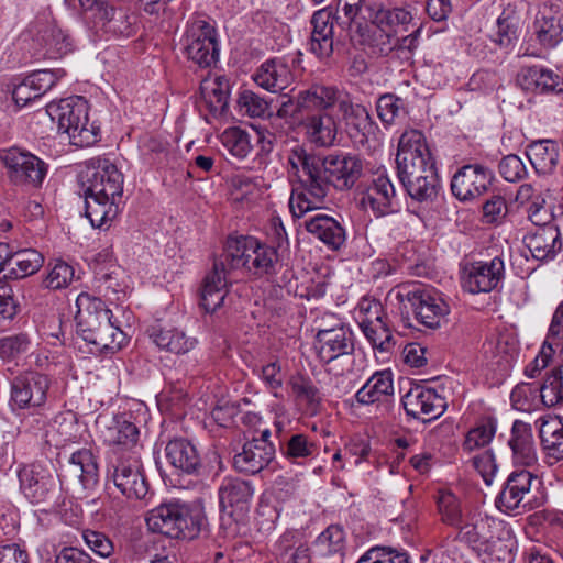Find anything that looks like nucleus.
<instances>
[{"instance_id":"32","label":"nucleus","mask_w":563,"mask_h":563,"mask_svg":"<svg viewBox=\"0 0 563 563\" xmlns=\"http://www.w3.org/2000/svg\"><path fill=\"white\" fill-rule=\"evenodd\" d=\"M526 155L536 173L549 175L559 164L560 146L552 140L534 141L527 146Z\"/></svg>"},{"instance_id":"52","label":"nucleus","mask_w":563,"mask_h":563,"mask_svg":"<svg viewBox=\"0 0 563 563\" xmlns=\"http://www.w3.org/2000/svg\"><path fill=\"white\" fill-rule=\"evenodd\" d=\"M201 92L209 106L217 110H224L229 99V84L222 77L205 80Z\"/></svg>"},{"instance_id":"54","label":"nucleus","mask_w":563,"mask_h":563,"mask_svg":"<svg viewBox=\"0 0 563 563\" xmlns=\"http://www.w3.org/2000/svg\"><path fill=\"white\" fill-rule=\"evenodd\" d=\"M424 153L431 152L422 132L415 129L406 130L399 139L396 158H406Z\"/></svg>"},{"instance_id":"44","label":"nucleus","mask_w":563,"mask_h":563,"mask_svg":"<svg viewBox=\"0 0 563 563\" xmlns=\"http://www.w3.org/2000/svg\"><path fill=\"white\" fill-rule=\"evenodd\" d=\"M360 328L368 342L375 350L382 353H388L395 346L394 336L384 322L383 317H365L358 321Z\"/></svg>"},{"instance_id":"60","label":"nucleus","mask_w":563,"mask_h":563,"mask_svg":"<svg viewBox=\"0 0 563 563\" xmlns=\"http://www.w3.org/2000/svg\"><path fill=\"white\" fill-rule=\"evenodd\" d=\"M345 536L339 526L328 527L317 539V547L327 554L341 553L344 549Z\"/></svg>"},{"instance_id":"59","label":"nucleus","mask_w":563,"mask_h":563,"mask_svg":"<svg viewBox=\"0 0 563 563\" xmlns=\"http://www.w3.org/2000/svg\"><path fill=\"white\" fill-rule=\"evenodd\" d=\"M376 110L383 123L391 124L399 113L405 110V102L394 93H385L378 98Z\"/></svg>"},{"instance_id":"5","label":"nucleus","mask_w":563,"mask_h":563,"mask_svg":"<svg viewBox=\"0 0 563 563\" xmlns=\"http://www.w3.org/2000/svg\"><path fill=\"white\" fill-rule=\"evenodd\" d=\"M391 294L399 303L401 318L411 327V316L429 329L440 327L441 320L449 312L448 305L421 286L400 285Z\"/></svg>"},{"instance_id":"45","label":"nucleus","mask_w":563,"mask_h":563,"mask_svg":"<svg viewBox=\"0 0 563 563\" xmlns=\"http://www.w3.org/2000/svg\"><path fill=\"white\" fill-rule=\"evenodd\" d=\"M69 472L77 476L85 488L93 486L98 481V464L88 449L74 452L69 460Z\"/></svg>"},{"instance_id":"37","label":"nucleus","mask_w":563,"mask_h":563,"mask_svg":"<svg viewBox=\"0 0 563 563\" xmlns=\"http://www.w3.org/2000/svg\"><path fill=\"white\" fill-rule=\"evenodd\" d=\"M254 80L262 88L272 92H278L289 86L291 71L285 63L271 59L261 65L254 75Z\"/></svg>"},{"instance_id":"64","label":"nucleus","mask_w":563,"mask_h":563,"mask_svg":"<svg viewBox=\"0 0 563 563\" xmlns=\"http://www.w3.org/2000/svg\"><path fill=\"white\" fill-rule=\"evenodd\" d=\"M30 340L26 334L20 333L5 336L0 340V356L2 358H14L27 352Z\"/></svg>"},{"instance_id":"8","label":"nucleus","mask_w":563,"mask_h":563,"mask_svg":"<svg viewBox=\"0 0 563 563\" xmlns=\"http://www.w3.org/2000/svg\"><path fill=\"white\" fill-rule=\"evenodd\" d=\"M539 483L532 470L512 471L496 498L497 508L508 515H519L532 509L527 500L533 484Z\"/></svg>"},{"instance_id":"40","label":"nucleus","mask_w":563,"mask_h":563,"mask_svg":"<svg viewBox=\"0 0 563 563\" xmlns=\"http://www.w3.org/2000/svg\"><path fill=\"white\" fill-rule=\"evenodd\" d=\"M291 395L296 402L303 407L309 415L319 412L322 402V396L316 384L306 376L295 375L289 380Z\"/></svg>"},{"instance_id":"55","label":"nucleus","mask_w":563,"mask_h":563,"mask_svg":"<svg viewBox=\"0 0 563 563\" xmlns=\"http://www.w3.org/2000/svg\"><path fill=\"white\" fill-rule=\"evenodd\" d=\"M48 266L49 271L42 282V287L49 290L67 288L75 275L73 266L60 260Z\"/></svg>"},{"instance_id":"17","label":"nucleus","mask_w":563,"mask_h":563,"mask_svg":"<svg viewBox=\"0 0 563 563\" xmlns=\"http://www.w3.org/2000/svg\"><path fill=\"white\" fill-rule=\"evenodd\" d=\"M115 487L129 499L141 500L148 493V484L137 459L121 460L112 474Z\"/></svg>"},{"instance_id":"20","label":"nucleus","mask_w":563,"mask_h":563,"mask_svg":"<svg viewBox=\"0 0 563 563\" xmlns=\"http://www.w3.org/2000/svg\"><path fill=\"white\" fill-rule=\"evenodd\" d=\"M398 175L411 198L424 201L435 195L437 175L433 161L420 167L399 170Z\"/></svg>"},{"instance_id":"46","label":"nucleus","mask_w":563,"mask_h":563,"mask_svg":"<svg viewBox=\"0 0 563 563\" xmlns=\"http://www.w3.org/2000/svg\"><path fill=\"white\" fill-rule=\"evenodd\" d=\"M96 23H100L106 32L129 37L134 34L135 16L129 15L122 10L115 11L108 5L106 9L99 10Z\"/></svg>"},{"instance_id":"34","label":"nucleus","mask_w":563,"mask_h":563,"mask_svg":"<svg viewBox=\"0 0 563 563\" xmlns=\"http://www.w3.org/2000/svg\"><path fill=\"white\" fill-rule=\"evenodd\" d=\"M85 196V214L93 228H102L111 222L119 213V203L121 199H110V197L93 196L88 190L82 189Z\"/></svg>"},{"instance_id":"6","label":"nucleus","mask_w":563,"mask_h":563,"mask_svg":"<svg viewBox=\"0 0 563 563\" xmlns=\"http://www.w3.org/2000/svg\"><path fill=\"white\" fill-rule=\"evenodd\" d=\"M544 202V198L536 197L529 206V218L538 228L523 239L532 257L541 262L552 261L562 249L561 233L550 223L552 213Z\"/></svg>"},{"instance_id":"33","label":"nucleus","mask_w":563,"mask_h":563,"mask_svg":"<svg viewBox=\"0 0 563 563\" xmlns=\"http://www.w3.org/2000/svg\"><path fill=\"white\" fill-rule=\"evenodd\" d=\"M543 451L555 461L563 459V421L556 416H545L537 420Z\"/></svg>"},{"instance_id":"48","label":"nucleus","mask_w":563,"mask_h":563,"mask_svg":"<svg viewBox=\"0 0 563 563\" xmlns=\"http://www.w3.org/2000/svg\"><path fill=\"white\" fill-rule=\"evenodd\" d=\"M496 432V421L492 418L481 420L465 435L463 451L472 452L486 448Z\"/></svg>"},{"instance_id":"9","label":"nucleus","mask_w":563,"mask_h":563,"mask_svg":"<svg viewBox=\"0 0 563 563\" xmlns=\"http://www.w3.org/2000/svg\"><path fill=\"white\" fill-rule=\"evenodd\" d=\"M504 261L495 256L490 261H472L465 256L461 283L470 294L489 292L497 287L504 276Z\"/></svg>"},{"instance_id":"2","label":"nucleus","mask_w":563,"mask_h":563,"mask_svg":"<svg viewBox=\"0 0 563 563\" xmlns=\"http://www.w3.org/2000/svg\"><path fill=\"white\" fill-rule=\"evenodd\" d=\"M46 111L58 130L66 133L73 145L86 147L98 141L99 128L89 123V106L82 97H70L51 102Z\"/></svg>"},{"instance_id":"61","label":"nucleus","mask_w":563,"mask_h":563,"mask_svg":"<svg viewBox=\"0 0 563 563\" xmlns=\"http://www.w3.org/2000/svg\"><path fill=\"white\" fill-rule=\"evenodd\" d=\"M317 451V445L313 441L302 433L294 434L289 438L285 449V456L288 460L296 461L297 459H305L312 456Z\"/></svg>"},{"instance_id":"4","label":"nucleus","mask_w":563,"mask_h":563,"mask_svg":"<svg viewBox=\"0 0 563 563\" xmlns=\"http://www.w3.org/2000/svg\"><path fill=\"white\" fill-rule=\"evenodd\" d=\"M495 521L482 512H470L460 525V541L482 558L483 563H511L512 553L506 545L498 547L494 541L492 528Z\"/></svg>"},{"instance_id":"27","label":"nucleus","mask_w":563,"mask_h":563,"mask_svg":"<svg viewBox=\"0 0 563 563\" xmlns=\"http://www.w3.org/2000/svg\"><path fill=\"white\" fill-rule=\"evenodd\" d=\"M305 228L332 251H339L345 243L344 228L330 216L318 213L305 222Z\"/></svg>"},{"instance_id":"24","label":"nucleus","mask_w":563,"mask_h":563,"mask_svg":"<svg viewBox=\"0 0 563 563\" xmlns=\"http://www.w3.org/2000/svg\"><path fill=\"white\" fill-rule=\"evenodd\" d=\"M257 249V241L253 238H241L229 240L222 260L218 263H224L229 275L236 271L252 273V263Z\"/></svg>"},{"instance_id":"53","label":"nucleus","mask_w":563,"mask_h":563,"mask_svg":"<svg viewBox=\"0 0 563 563\" xmlns=\"http://www.w3.org/2000/svg\"><path fill=\"white\" fill-rule=\"evenodd\" d=\"M465 465L474 470L487 486L493 484L498 471L495 455L490 450L475 453L465 462Z\"/></svg>"},{"instance_id":"50","label":"nucleus","mask_w":563,"mask_h":563,"mask_svg":"<svg viewBox=\"0 0 563 563\" xmlns=\"http://www.w3.org/2000/svg\"><path fill=\"white\" fill-rule=\"evenodd\" d=\"M412 20L409 11L402 8L384 9L380 3L376 16L369 22L377 26L378 30H386L396 34V27L406 25Z\"/></svg>"},{"instance_id":"63","label":"nucleus","mask_w":563,"mask_h":563,"mask_svg":"<svg viewBox=\"0 0 563 563\" xmlns=\"http://www.w3.org/2000/svg\"><path fill=\"white\" fill-rule=\"evenodd\" d=\"M527 173L522 159L515 154L505 156L499 163V174L507 181H519L527 176Z\"/></svg>"},{"instance_id":"56","label":"nucleus","mask_w":563,"mask_h":563,"mask_svg":"<svg viewBox=\"0 0 563 563\" xmlns=\"http://www.w3.org/2000/svg\"><path fill=\"white\" fill-rule=\"evenodd\" d=\"M139 438V429L128 420H115L106 434V441L110 444L130 446L134 445Z\"/></svg>"},{"instance_id":"21","label":"nucleus","mask_w":563,"mask_h":563,"mask_svg":"<svg viewBox=\"0 0 563 563\" xmlns=\"http://www.w3.org/2000/svg\"><path fill=\"white\" fill-rule=\"evenodd\" d=\"M517 84L526 91L537 93L563 91V79L559 74L543 66L522 67L517 75Z\"/></svg>"},{"instance_id":"25","label":"nucleus","mask_w":563,"mask_h":563,"mask_svg":"<svg viewBox=\"0 0 563 563\" xmlns=\"http://www.w3.org/2000/svg\"><path fill=\"white\" fill-rule=\"evenodd\" d=\"M328 190L322 180L300 183V187L292 189L289 198V208L294 217L301 218L307 212L321 207Z\"/></svg>"},{"instance_id":"51","label":"nucleus","mask_w":563,"mask_h":563,"mask_svg":"<svg viewBox=\"0 0 563 563\" xmlns=\"http://www.w3.org/2000/svg\"><path fill=\"white\" fill-rule=\"evenodd\" d=\"M510 401L516 410L532 411L541 402L540 388L530 383L518 384L510 394Z\"/></svg>"},{"instance_id":"42","label":"nucleus","mask_w":563,"mask_h":563,"mask_svg":"<svg viewBox=\"0 0 563 563\" xmlns=\"http://www.w3.org/2000/svg\"><path fill=\"white\" fill-rule=\"evenodd\" d=\"M394 394L393 375L389 371L376 372L356 393L355 398L362 405H372Z\"/></svg>"},{"instance_id":"36","label":"nucleus","mask_w":563,"mask_h":563,"mask_svg":"<svg viewBox=\"0 0 563 563\" xmlns=\"http://www.w3.org/2000/svg\"><path fill=\"white\" fill-rule=\"evenodd\" d=\"M165 456L174 468L187 474H192L200 467L196 448L185 439L169 441L165 448Z\"/></svg>"},{"instance_id":"35","label":"nucleus","mask_w":563,"mask_h":563,"mask_svg":"<svg viewBox=\"0 0 563 563\" xmlns=\"http://www.w3.org/2000/svg\"><path fill=\"white\" fill-rule=\"evenodd\" d=\"M308 140L317 146L329 147L335 143L338 124L328 113H318L308 117L303 122Z\"/></svg>"},{"instance_id":"22","label":"nucleus","mask_w":563,"mask_h":563,"mask_svg":"<svg viewBox=\"0 0 563 563\" xmlns=\"http://www.w3.org/2000/svg\"><path fill=\"white\" fill-rule=\"evenodd\" d=\"M275 448L265 440H251L243 445L242 452L234 456V467L243 473L256 474L274 459Z\"/></svg>"},{"instance_id":"14","label":"nucleus","mask_w":563,"mask_h":563,"mask_svg":"<svg viewBox=\"0 0 563 563\" xmlns=\"http://www.w3.org/2000/svg\"><path fill=\"white\" fill-rule=\"evenodd\" d=\"M186 52L189 59L200 67H209L216 63L218 47L216 30L206 21H197L187 32Z\"/></svg>"},{"instance_id":"57","label":"nucleus","mask_w":563,"mask_h":563,"mask_svg":"<svg viewBox=\"0 0 563 563\" xmlns=\"http://www.w3.org/2000/svg\"><path fill=\"white\" fill-rule=\"evenodd\" d=\"M221 141L224 147L236 157H245L251 151L247 133L238 126L227 129L221 135Z\"/></svg>"},{"instance_id":"30","label":"nucleus","mask_w":563,"mask_h":563,"mask_svg":"<svg viewBox=\"0 0 563 563\" xmlns=\"http://www.w3.org/2000/svg\"><path fill=\"white\" fill-rule=\"evenodd\" d=\"M532 30L538 43L545 48H553L562 38L563 26L558 13L545 4L538 10Z\"/></svg>"},{"instance_id":"11","label":"nucleus","mask_w":563,"mask_h":563,"mask_svg":"<svg viewBox=\"0 0 563 563\" xmlns=\"http://www.w3.org/2000/svg\"><path fill=\"white\" fill-rule=\"evenodd\" d=\"M2 161L8 168L12 183L37 188L42 185L47 167L37 156L18 148L8 150Z\"/></svg>"},{"instance_id":"26","label":"nucleus","mask_w":563,"mask_h":563,"mask_svg":"<svg viewBox=\"0 0 563 563\" xmlns=\"http://www.w3.org/2000/svg\"><path fill=\"white\" fill-rule=\"evenodd\" d=\"M312 32L310 51L319 58H328L333 53L334 19L327 10L314 12L311 19Z\"/></svg>"},{"instance_id":"19","label":"nucleus","mask_w":563,"mask_h":563,"mask_svg":"<svg viewBox=\"0 0 563 563\" xmlns=\"http://www.w3.org/2000/svg\"><path fill=\"white\" fill-rule=\"evenodd\" d=\"M338 107L351 139L357 144H366L377 129L368 110L362 104L352 103L347 98L340 99Z\"/></svg>"},{"instance_id":"43","label":"nucleus","mask_w":563,"mask_h":563,"mask_svg":"<svg viewBox=\"0 0 563 563\" xmlns=\"http://www.w3.org/2000/svg\"><path fill=\"white\" fill-rule=\"evenodd\" d=\"M151 338L159 349L178 355L186 354L196 346V339L188 336L184 331L176 328H153Z\"/></svg>"},{"instance_id":"38","label":"nucleus","mask_w":563,"mask_h":563,"mask_svg":"<svg viewBox=\"0 0 563 563\" xmlns=\"http://www.w3.org/2000/svg\"><path fill=\"white\" fill-rule=\"evenodd\" d=\"M253 496L249 482L240 478H227L219 488V500L223 509L243 511Z\"/></svg>"},{"instance_id":"41","label":"nucleus","mask_w":563,"mask_h":563,"mask_svg":"<svg viewBox=\"0 0 563 563\" xmlns=\"http://www.w3.org/2000/svg\"><path fill=\"white\" fill-rule=\"evenodd\" d=\"M43 263L44 257L40 252L25 249L4 258V271H9L10 277L20 279L35 274Z\"/></svg>"},{"instance_id":"31","label":"nucleus","mask_w":563,"mask_h":563,"mask_svg":"<svg viewBox=\"0 0 563 563\" xmlns=\"http://www.w3.org/2000/svg\"><path fill=\"white\" fill-rule=\"evenodd\" d=\"M322 158L308 153L302 146H296L288 155L289 173L296 176L299 183L322 180L320 178Z\"/></svg>"},{"instance_id":"49","label":"nucleus","mask_w":563,"mask_h":563,"mask_svg":"<svg viewBox=\"0 0 563 563\" xmlns=\"http://www.w3.org/2000/svg\"><path fill=\"white\" fill-rule=\"evenodd\" d=\"M41 41L53 58L66 55L73 46L69 36L57 25H48L41 31Z\"/></svg>"},{"instance_id":"62","label":"nucleus","mask_w":563,"mask_h":563,"mask_svg":"<svg viewBox=\"0 0 563 563\" xmlns=\"http://www.w3.org/2000/svg\"><path fill=\"white\" fill-rule=\"evenodd\" d=\"M277 262V253L273 247L261 245L257 242L254 260L252 263V273L256 276L271 274L274 271L275 263Z\"/></svg>"},{"instance_id":"1","label":"nucleus","mask_w":563,"mask_h":563,"mask_svg":"<svg viewBox=\"0 0 563 563\" xmlns=\"http://www.w3.org/2000/svg\"><path fill=\"white\" fill-rule=\"evenodd\" d=\"M76 322L81 338L92 344L98 352H114L121 349L124 333L115 325L112 311L104 301L87 292H81L76 300Z\"/></svg>"},{"instance_id":"23","label":"nucleus","mask_w":563,"mask_h":563,"mask_svg":"<svg viewBox=\"0 0 563 563\" xmlns=\"http://www.w3.org/2000/svg\"><path fill=\"white\" fill-rule=\"evenodd\" d=\"M224 263L214 262L212 269L205 276L201 288V306L207 312H216L228 295V278Z\"/></svg>"},{"instance_id":"10","label":"nucleus","mask_w":563,"mask_h":563,"mask_svg":"<svg viewBox=\"0 0 563 563\" xmlns=\"http://www.w3.org/2000/svg\"><path fill=\"white\" fill-rule=\"evenodd\" d=\"M518 355V341L508 332L488 338L481 351V365L488 371L505 376Z\"/></svg>"},{"instance_id":"28","label":"nucleus","mask_w":563,"mask_h":563,"mask_svg":"<svg viewBox=\"0 0 563 563\" xmlns=\"http://www.w3.org/2000/svg\"><path fill=\"white\" fill-rule=\"evenodd\" d=\"M492 172L479 164L460 168V201H472L488 190Z\"/></svg>"},{"instance_id":"18","label":"nucleus","mask_w":563,"mask_h":563,"mask_svg":"<svg viewBox=\"0 0 563 563\" xmlns=\"http://www.w3.org/2000/svg\"><path fill=\"white\" fill-rule=\"evenodd\" d=\"M317 342L318 356L324 363L351 356L354 352L353 333L344 325L320 330L317 333Z\"/></svg>"},{"instance_id":"12","label":"nucleus","mask_w":563,"mask_h":563,"mask_svg":"<svg viewBox=\"0 0 563 563\" xmlns=\"http://www.w3.org/2000/svg\"><path fill=\"white\" fill-rule=\"evenodd\" d=\"M362 172L363 164L357 156L329 154L322 158L320 178L327 190L329 185L347 190L360 179Z\"/></svg>"},{"instance_id":"3","label":"nucleus","mask_w":563,"mask_h":563,"mask_svg":"<svg viewBox=\"0 0 563 563\" xmlns=\"http://www.w3.org/2000/svg\"><path fill=\"white\" fill-rule=\"evenodd\" d=\"M146 523L153 532L173 539L192 540L201 531L202 518L187 504L173 500L150 510Z\"/></svg>"},{"instance_id":"13","label":"nucleus","mask_w":563,"mask_h":563,"mask_svg":"<svg viewBox=\"0 0 563 563\" xmlns=\"http://www.w3.org/2000/svg\"><path fill=\"white\" fill-rule=\"evenodd\" d=\"M19 478L24 496L33 504L47 503L58 487L52 465L25 466L19 472Z\"/></svg>"},{"instance_id":"7","label":"nucleus","mask_w":563,"mask_h":563,"mask_svg":"<svg viewBox=\"0 0 563 563\" xmlns=\"http://www.w3.org/2000/svg\"><path fill=\"white\" fill-rule=\"evenodd\" d=\"M80 181L82 189L93 196L122 199L123 175L107 158L90 159L80 173Z\"/></svg>"},{"instance_id":"47","label":"nucleus","mask_w":563,"mask_h":563,"mask_svg":"<svg viewBox=\"0 0 563 563\" xmlns=\"http://www.w3.org/2000/svg\"><path fill=\"white\" fill-rule=\"evenodd\" d=\"M380 3V0H339L338 9L350 22L362 25L376 16Z\"/></svg>"},{"instance_id":"39","label":"nucleus","mask_w":563,"mask_h":563,"mask_svg":"<svg viewBox=\"0 0 563 563\" xmlns=\"http://www.w3.org/2000/svg\"><path fill=\"white\" fill-rule=\"evenodd\" d=\"M339 91L334 87L313 85L309 89L300 91L296 99L298 112L325 110L339 102Z\"/></svg>"},{"instance_id":"29","label":"nucleus","mask_w":563,"mask_h":563,"mask_svg":"<svg viewBox=\"0 0 563 563\" xmlns=\"http://www.w3.org/2000/svg\"><path fill=\"white\" fill-rule=\"evenodd\" d=\"M395 197L390 179L384 174H378L363 195L361 205L365 209L371 208L376 216H384L391 211Z\"/></svg>"},{"instance_id":"15","label":"nucleus","mask_w":563,"mask_h":563,"mask_svg":"<svg viewBox=\"0 0 563 563\" xmlns=\"http://www.w3.org/2000/svg\"><path fill=\"white\" fill-rule=\"evenodd\" d=\"M406 413L415 419L431 421L446 408L445 399L432 388L420 385L411 387L401 399Z\"/></svg>"},{"instance_id":"16","label":"nucleus","mask_w":563,"mask_h":563,"mask_svg":"<svg viewBox=\"0 0 563 563\" xmlns=\"http://www.w3.org/2000/svg\"><path fill=\"white\" fill-rule=\"evenodd\" d=\"M48 388L49 380L45 375L29 372L13 379L11 400L22 409L37 408L45 404Z\"/></svg>"},{"instance_id":"58","label":"nucleus","mask_w":563,"mask_h":563,"mask_svg":"<svg viewBox=\"0 0 563 563\" xmlns=\"http://www.w3.org/2000/svg\"><path fill=\"white\" fill-rule=\"evenodd\" d=\"M64 75L63 71H53L49 69H41L29 75L26 86L29 85L33 91V97L40 98L46 93L56 81Z\"/></svg>"}]
</instances>
